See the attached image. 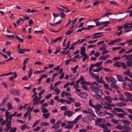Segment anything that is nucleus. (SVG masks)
Segmentation results:
<instances>
[{
    "instance_id": "5fc2aeb1",
    "label": "nucleus",
    "mask_w": 132,
    "mask_h": 132,
    "mask_svg": "<svg viewBox=\"0 0 132 132\" xmlns=\"http://www.w3.org/2000/svg\"><path fill=\"white\" fill-rule=\"evenodd\" d=\"M99 59L100 60H104V61L106 60V57L103 55L100 56L99 58Z\"/></svg>"
},
{
    "instance_id": "e433bc0d",
    "label": "nucleus",
    "mask_w": 132,
    "mask_h": 132,
    "mask_svg": "<svg viewBox=\"0 0 132 132\" xmlns=\"http://www.w3.org/2000/svg\"><path fill=\"white\" fill-rule=\"evenodd\" d=\"M34 108V107L33 106L31 108H30V106H29L27 108V111H28L29 112H31L32 111Z\"/></svg>"
},
{
    "instance_id": "aec40b11",
    "label": "nucleus",
    "mask_w": 132,
    "mask_h": 132,
    "mask_svg": "<svg viewBox=\"0 0 132 132\" xmlns=\"http://www.w3.org/2000/svg\"><path fill=\"white\" fill-rule=\"evenodd\" d=\"M117 104L119 106H125L127 105L126 103L121 102L118 103Z\"/></svg>"
},
{
    "instance_id": "b1692460",
    "label": "nucleus",
    "mask_w": 132,
    "mask_h": 132,
    "mask_svg": "<svg viewBox=\"0 0 132 132\" xmlns=\"http://www.w3.org/2000/svg\"><path fill=\"white\" fill-rule=\"evenodd\" d=\"M45 71V70H42L40 71L37 70L35 71L34 72V74H38L39 73H42L44 72Z\"/></svg>"
},
{
    "instance_id": "052dcab7",
    "label": "nucleus",
    "mask_w": 132,
    "mask_h": 132,
    "mask_svg": "<svg viewBox=\"0 0 132 132\" xmlns=\"http://www.w3.org/2000/svg\"><path fill=\"white\" fill-rule=\"evenodd\" d=\"M101 23L105 24V25L106 24H107L108 25V24L110 23V22L109 21H107L104 22H101Z\"/></svg>"
},
{
    "instance_id": "338daca9",
    "label": "nucleus",
    "mask_w": 132,
    "mask_h": 132,
    "mask_svg": "<svg viewBox=\"0 0 132 132\" xmlns=\"http://www.w3.org/2000/svg\"><path fill=\"white\" fill-rule=\"evenodd\" d=\"M16 128L13 127L10 130H11V132H16Z\"/></svg>"
},
{
    "instance_id": "c9c22d12",
    "label": "nucleus",
    "mask_w": 132,
    "mask_h": 132,
    "mask_svg": "<svg viewBox=\"0 0 132 132\" xmlns=\"http://www.w3.org/2000/svg\"><path fill=\"white\" fill-rule=\"evenodd\" d=\"M82 87L85 90L87 91L89 90V88L87 86L85 85L84 84H82Z\"/></svg>"
},
{
    "instance_id": "423d86ee",
    "label": "nucleus",
    "mask_w": 132,
    "mask_h": 132,
    "mask_svg": "<svg viewBox=\"0 0 132 132\" xmlns=\"http://www.w3.org/2000/svg\"><path fill=\"white\" fill-rule=\"evenodd\" d=\"M9 92L10 93L13 95L18 96L19 95L20 92L17 89H10L9 90Z\"/></svg>"
},
{
    "instance_id": "6ab92c4d",
    "label": "nucleus",
    "mask_w": 132,
    "mask_h": 132,
    "mask_svg": "<svg viewBox=\"0 0 132 132\" xmlns=\"http://www.w3.org/2000/svg\"><path fill=\"white\" fill-rule=\"evenodd\" d=\"M115 84L112 82L111 84V86L113 88L117 89L119 87L117 85Z\"/></svg>"
},
{
    "instance_id": "bb28decb",
    "label": "nucleus",
    "mask_w": 132,
    "mask_h": 132,
    "mask_svg": "<svg viewBox=\"0 0 132 132\" xmlns=\"http://www.w3.org/2000/svg\"><path fill=\"white\" fill-rule=\"evenodd\" d=\"M33 73V71L32 70V69L31 68H30L29 70V73L28 74V78H30L31 75H32Z\"/></svg>"
},
{
    "instance_id": "de8ad7c7",
    "label": "nucleus",
    "mask_w": 132,
    "mask_h": 132,
    "mask_svg": "<svg viewBox=\"0 0 132 132\" xmlns=\"http://www.w3.org/2000/svg\"><path fill=\"white\" fill-rule=\"evenodd\" d=\"M60 109L62 110H65L67 109V108L65 106H62L60 107Z\"/></svg>"
},
{
    "instance_id": "864d4df0",
    "label": "nucleus",
    "mask_w": 132,
    "mask_h": 132,
    "mask_svg": "<svg viewBox=\"0 0 132 132\" xmlns=\"http://www.w3.org/2000/svg\"><path fill=\"white\" fill-rule=\"evenodd\" d=\"M41 124L44 126H47L49 125V123H47L45 122H42Z\"/></svg>"
},
{
    "instance_id": "a19ab883",
    "label": "nucleus",
    "mask_w": 132,
    "mask_h": 132,
    "mask_svg": "<svg viewBox=\"0 0 132 132\" xmlns=\"http://www.w3.org/2000/svg\"><path fill=\"white\" fill-rule=\"evenodd\" d=\"M110 4L111 5H118V4L115 1H110Z\"/></svg>"
},
{
    "instance_id": "09e8293b",
    "label": "nucleus",
    "mask_w": 132,
    "mask_h": 132,
    "mask_svg": "<svg viewBox=\"0 0 132 132\" xmlns=\"http://www.w3.org/2000/svg\"><path fill=\"white\" fill-rule=\"evenodd\" d=\"M94 66L93 64H92L89 67V73L90 72L92 69L94 68Z\"/></svg>"
},
{
    "instance_id": "ea45409f",
    "label": "nucleus",
    "mask_w": 132,
    "mask_h": 132,
    "mask_svg": "<svg viewBox=\"0 0 132 132\" xmlns=\"http://www.w3.org/2000/svg\"><path fill=\"white\" fill-rule=\"evenodd\" d=\"M59 14L60 15V17L62 18H64L66 15L64 13H63V12H61Z\"/></svg>"
},
{
    "instance_id": "20e7f679",
    "label": "nucleus",
    "mask_w": 132,
    "mask_h": 132,
    "mask_svg": "<svg viewBox=\"0 0 132 132\" xmlns=\"http://www.w3.org/2000/svg\"><path fill=\"white\" fill-rule=\"evenodd\" d=\"M82 117V115L81 114L77 116L73 121H68L67 122V123H76Z\"/></svg>"
},
{
    "instance_id": "58836bf2",
    "label": "nucleus",
    "mask_w": 132,
    "mask_h": 132,
    "mask_svg": "<svg viewBox=\"0 0 132 132\" xmlns=\"http://www.w3.org/2000/svg\"><path fill=\"white\" fill-rule=\"evenodd\" d=\"M18 53L20 54H23L25 53L24 49H20L18 51Z\"/></svg>"
},
{
    "instance_id": "f03ea898",
    "label": "nucleus",
    "mask_w": 132,
    "mask_h": 132,
    "mask_svg": "<svg viewBox=\"0 0 132 132\" xmlns=\"http://www.w3.org/2000/svg\"><path fill=\"white\" fill-rule=\"evenodd\" d=\"M105 79L109 82H112V83H116L117 82V80L111 76H109V77L106 76L105 77Z\"/></svg>"
},
{
    "instance_id": "0eeeda50",
    "label": "nucleus",
    "mask_w": 132,
    "mask_h": 132,
    "mask_svg": "<svg viewBox=\"0 0 132 132\" xmlns=\"http://www.w3.org/2000/svg\"><path fill=\"white\" fill-rule=\"evenodd\" d=\"M80 51V53L82 55V56H84L85 54H86L85 53L86 49L84 47H81Z\"/></svg>"
},
{
    "instance_id": "412c9836",
    "label": "nucleus",
    "mask_w": 132,
    "mask_h": 132,
    "mask_svg": "<svg viewBox=\"0 0 132 132\" xmlns=\"http://www.w3.org/2000/svg\"><path fill=\"white\" fill-rule=\"evenodd\" d=\"M7 106L8 107V110H10L13 108L12 104L11 103L9 102L7 103Z\"/></svg>"
},
{
    "instance_id": "4d7b16f0",
    "label": "nucleus",
    "mask_w": 132,
    "mask_h": 132,
    "mask_svg": "<svg viewBox=\"0 0 132 132\" xmlns=\"http://www.w3.org/2000/svg\"><path fill=\"white\" fill-rule=\"evenodd\" d=\"M120 59V57H115L113 58V60L114 61H116V60H119Z\"/></svg>"
},
{
    "instance_id": "f3484780",
    "label": "nucleus",
    "mask_w": 132,
    "mask_h": 132,
    "mask_svg": "<svg viewBox=\"0 0 132 132\" xmlns=\"http://www.w3.org/2000/svg\"><path fill=\"white\" fill-rule=\"evenodd\" d=\"M113 109L114 110L118 112H124V111L121 108H114Z\"/></svg>"
},
{
    "instance_id": "6e6d98bb",
    "label": "nucleus",
    "mask_w": 132,
    "mask_h": 132,
    "mask_svg": "<svg viewBox=\"0 0 132 132\" xmlns=\"http://www.w3.org/2000/svg\"><path fill=\"white\" fill-rule=\"evenodd\" d=\"M102 2L101 1H96L93 3V5L94 6L97 5L98 4Z\"/></svg>"
},
{
    "instance_id": "f8f14e48",
    "label": "nucleus",
    "mask_w": 132,
    "mask_h": 132,
    "mask_svg": "<svg viewBox=\"0 0 132 132\" xmlns=\"http://www.w3.org/2000/svg\"><path fill=\"white\" fill-rule=\"evenodd\" d=\"M67 124H69V125H67L65 127V128L68 129H70L71 128H72L73 126V123H67Z\"/></svg>"
},
{
    "instance_id": "2eb2a0df",
    "label": "nucleus",
    "mask_w": 132,
    "mask_h": 132,
    "mask_svg": "<svg viewBox=\"0 0 132 132\" xmlns=\"http://www.w3.org/2000/svg\"><path fill=\"white\" fill-rule=\"evenodd\" d=\"M97 126H99L100 127H101L102 128L104 129H106L108 128V127L106 125L103 123L99 125H97Z\"/></svg>"
},
{
    "instance_id": "37998d69",
    "label": "nucleus",
    "mask_w": 132,
    "mask_h": 132,
    "mask_svg": "<svg viewBox=\"0 0 132 132\" xmlns=\"http://www.w3.org/2000/svg\"><path fill=\"white\" fill-rule=\"evenodd\" d=\"M26 128H27V126L25 124H24L21 126L20 129L22 130H23Z\"/></svg>"
},
{
    "instance_id": "c85d7f7f",
    "label": "nucleus",
    "mask_w": 132,
    "mask_h": 132,
    "mask_svg": "<svg viewBox=\"0 0 132 132\" xmlns=\"http://www.w3.org/2000/svg\"><path fill=\"white\" fill-rule=\"evenodd\" d=\"M79 94H82V95H83V96H80L82 98H85L87 96V94L85 92L79 93Z\"/></svg>"
},
{
    "instance_id": "f704fd0d",
    "label": "nucleus",
    "mask_w": 132,
    "mask_h": 132,
    "mask_svg": "<svg viewBox=\"0 0 132 132\" xmlns=\"http://www.w3.org/2000/svg\"><path fill=\"white\" fill-rule=\"evenodd\" d=\"M84 56L82 59L83 61L84 62L86 59H88L89 58V56L87 55V54H85L84 56Z\"/></svg>"
},
{
    "instance_id": "9b49d317",
    "label": "nucleus",
    "mask_w": 132,
    "mask_h": 132,
    "mask_svg": "<svg viewBox=\"0 0 132 132\" xmlns=\"http://www.w3.org/2000/svg\"><path fill=\"white\" fill-rule=\"evenodd\" d=\"M117 77L118 81L122 82L123 81V79L121 75H117Z\"/></svg>"
},
{
    "instance_id": "473e14b6",
    "label": "nucleus",
    "mask_w": 132,
    "mask_h": 132,
    "mask_svg": "<svg viewBox=\"0 0 132 132\" xmlns=\"http://www.w3.org/2000/svg\"><path fill=\"white\" fill-rule=\"evenodd\" d=\"M50 114L49 113H44L42 115V116L45 117V118H47L48 117L50 116Z\"/></svg>"
},
{
    "instance_id": "2f4dec72",
    "label": "nucleus",
    "mask_w": 132,
    "mask_h": 132,
    "mask_svg": "<svg viewBox=\"0 0 132 132\" xmlns=\"http://www.w3.org/2000/svg\"><path fill=\"white\" fill-rule=\"evenodd\" d=\"M121 67H122V68L123 69H125L127 68V67L125 64V63L123 62H122L121 64Z\"/></svg>"
},
{
    "instance_id": "69168bd1",
    "label": "nucleus",
    "mask_w": 132,
    "mask_h": 132,
    "mask_svg": "<svg viewBox=\"0 0 132 132\" xmlns=\"http://www.w3.org/2000/svg\"><path fill=\"white\" fill-rule=\"evenodd\" d=\"M104 86L105 87V88L106 90H108L109 89V85L108 84H104Z\"/></svg>"
},
{
    "instance_id": "774afa93",
    "label": "nucleus",
    "mask_w": 132,
    "mask_h": 132,
    "mask_svg": "<svg viewBox=\"0 0 132 132\" xmlns=\"http://www.w3.org/2000/svg\"><path fill=\"white\" fill-rule=\"evenodd\" d=\"M125 101L126 102L128 101H129L132 102V98H127L126 100H125Z\"/></svg>"
},
{
    "instance_id": "39448f33",
    "label": "nucleus",
    "mask_w": 132,
    "mask_h": 132,
    "mask_svg": "<svg viewBox=\"0 0 132 132\" xmlns=\"http://www.w3.org/2000/svg\"><path fill=\"white\" fill-rule=\"evenodd\" d=\"M73 113L69 110L65 111L64 112V116L68 115V117H71L73 114Z\"/></svg>"
},
{
    "instance_id": "7ed1b4c3",
    "label": "nucleus",
    "mask_w": 132,
    "mask_h": 132,
    "mask_svg": "<svg viewBox=\"0 0 132 132\" xmlns=\"http://www.w3.org/2000/svg\"><path fill=\"white\" fill-rule=\"evenodd\" d=\"M103 93V92L102 94H98V93H97L96 94L93 95V96L100 101H102L103 100V99L102 97Z\"/></svg>"
},
{
    "instance_id": "393cba45",
    "label": "nucleus",
    "mask_w": 132,
    "mask_h": 132,
    "mask_svg": "<svg viewBox=\"0 0 132 132\" xmlns=\"http://www.w3.org/2000/svg\"><path fill=\"white\" fill-rule=\"evenodd\" d=\"M41 110L42 111V112L43 113L48 112V110L45 107H42L41 108Z\"/></svg>"
},
{
    "instance_id": "e2e57ef3",
    "label": "nucleus",
    "mask_w": 132,
    "mask_h": 132,
    "mask_svg": "<svg viewBox=\"0 0 132 132\" xmlns=\"http://www.w3.org/2000/svg\"><path fill=\"white\" fill-rule=\"evenodd\" d=\"M94 77L97 80V82L99 80V76L98 75L94 76Z\"/></svg>"
},
{
    "instance_id": "bf43d9fd",
    "label": "nucleus",
    "mask_w": 132,
    "mask_h": 132,
    "mask_svg": "<svg viewBox=\"0 0 132 132\" xmlns=\"http://www.w3.org/2000/svg\"><path fill=\"white\" fill-rule=\"evenodd\" d=\"M61 50V48H57L56 50L54 52V54H56L57 53L59 52Z\"/></svg>"
},
{
    "instance_id": "6e6552de",
    "label": "nucleus",
    "mask_w": 132,
    "mask_h": 132,
    "mask_svg": "<svg viewBox=\"0 0 132 132\" xmlns=\"http://www.w3.org/2000/svg\"><path fill=\"white\" fill-rule=\"evenodd\" d=\"M105 100L110 103H111L112 102V99L109 96H106L105 97Z\"/></svg>"
},
{
    "instance_id": "f257e3e1",
    "label": "nucleus",
    "mask_w": 132,
    "mask_h": 132,
    "mask_svg": "<svg viewBox=\"0 0 132 132\" xmlns=\"http://www.w3.org/2000/svg\"><path fill=\"white\" fill-rule=\"evenodd\" d=\"M90 88L92 91L95 93V94H96L97 93H98V94H102L103 92L101 89H99L98 87L95 86H91L90 87Z\"/></svg>"
},
{
    "instance_id": "4c0bfd02",
    "label": "nucleus",
    "mask_w": 132,
    "mask_h": 132,
    "mask_svg": "<svg viewBox=\"0 0 132 132\" xmlns=\"http://www.w3.org/2000/svg\"><path fill=\"white\" fill-rule=\"evenodd\" d=\"M103 62L102 61H100L99 62L97 63L96 64H93L95 66L98 67L100 65H102Z\"/></svg>"
},
{
    "instance_id": "1a4fd4ad",
    "label": "nucleus",
    "mask_w": 132,
    "mask_h": 132,
    "mask_svg": "<svg viewBox=\"0 0 132 132\" xmlns=\"http://www.w3.org/2000/svg\"><path fill=\"white\" fill-rule=\"evenodd\" d=\"M120 121H121L125 125H129L131 123V122L127 120H119Z\"/></svg>"
},
{
    "instance_id": "a211bd4d",
    "label": "nucleus",
    "mask_w": 132,
    "mask_h": 132,
    "mask_svg": "<svg viewBox=\"0 0 132 132\" xmlns=\"http://www.w3.org/2000/svg\"><path fill=\"white\" fill-rule=\"evenodd\" d=\"M60 127V125L56 123L55 124L53 125L51 128L53 129H57Z\"/></svg>"
},
{
    "instance_id": "dca6fc26",
    "label": "nucleus",
    "mask_w": 132,
    "mask_h": 132,
    "mask_svg": "<svg viewBox=\"0 0 132 132\" xmlns=\"http://www.w3.org/2000/svg\"><path fill=\"white\" fill-rule=\"evenodd\" d=\"M123 127V129H124L125 130H127L129 131H130L131 129V128L129 126H127L124 125Z\"/></svg>"
},
{
    "instance_id": "7c9ffc66",
    "label": "nucleus",
    "mask_w": 132,
    "mask_h": 132,
    "mask_svg": "<svg viewBox=\"0 0 132 132\" xmlns=\"http://www.w3.org/2000/svg\"><path fill=\"white\" fill-rule=\"evenodd\" d=\"M116 128L119 130L123 129V126H122L121 125H119L118 126H116Z\"/></svg>"
},
{
    "instance_id": "603ef678",
    "label": "nucleus",
    "mask_w": 132,
    "mask_h": 132,
    "mask_svg": "<svg viewBox=\"0 0 132 132\" xmlns=\"http://www.w3.org/2000/svg\"><path fill=\"white\" fill-rule=\"evenodd\" d=\"M27 60H30L29 58H26L24 60V62L23 63V65H25L28 62V61Z\"/></svg>"
},
{
    "instance_id": "79ce46f5",
    "label": "nucleus",
    "mask_w": 132,
    "mask_h": 132,
    "mask_svg": "<svg viewBox=\"0 0 132 132\" xmlns=\"http://www.w3.org/2000/svg\"><path fill=\"white\" fill-rule=\"evenodd\" d=\"M102 121V119H99V118H97L95 122V125H97V124H98L100 122H101Z\"/></svg>"
},
{
    "instance_id": "4be33fe9",
    "label": "nucleus",
    "mask_w": 132,
    "mask_h": 132,
    "mask_svg": "<svg viewBox=\"0 0 132 132\" xmlns=\"http://www.w3.org/2000/svg\"><path fill=\"white\" fill-rule=\"evenodd\" d=\"M92 99H90L89 101V104L90 106L94 108H96V106L93 105V103L92 102Z\"/></svg>"
},
{
    "instance_id": "72a5a7b5",
    "label": "nucleus",
    "mask_w": 132,
    "mask_h": 132,
    "mask_svg": "<svg viewBox=\"0 0 132 132\" xmlns=\"http://www.w3.org/2000/svg\"><path fill=\"white\" fill-rule=\"evenodd\" d=\"M40 120H38L36 121L34 123L33 125L32 126V127L33 128L35 127L36 126L39 122Z\"/></svg>"
},
{
    "instance_id": "0e129e2a",
    "label": "nucleus",
    "mask_w": 132,
    "mask_h": 132,
    "mask_svg": "<svg viewBox=\"0 0 132 132\" xmlns=\"http://www.w3.org/2000/svg\"><path fill=\"white\" fill-rule=\"evenodd\" d=\"M7 128H4V131L5 132H7L11 128L10 126L9 127H7Z\"/></svg>"
},
{
    "instance_id": "a878e982",
    "label": "nucleus",
    "mask_w": 132,
    "mask_h": 132,
    "mask_svg": "<svg viewBox=\"0 0 132 132\" xmlns=\"http://www.w3.org/2000/svg\"><path fill=\"white\" fill-rule=\"evenodd\" d=\"M112 14V13L109 12H108L105 13L104 15H103L101 18H103L106 16H108L109 15H110Z\"/></svg>"
},
{
    "instance_id": "8fccbe9b",
    "label": "nucleus",
    "mask_w": 132,
    "mask_h": 132,
    "mask_svg": "<svg viewBox=\"0 0 132 132\" xmlns=\"http://www.w3.org/2000/svg\"><path fill=\"white\" fill-rule=\"evenodd\" d=\"M45 92V90L44 89H42L38 94V95L39 96H41Z\"/></svg>"
},
{
    "instance_id": "4468645a",
    "label": "nucleus",
    "mask_w": 132,
    "mask_h": 132,
    "mask_svg": "<svg viewBox=\"0 0 132 132\" xmlns=\"http://www.w3.org/2000/svg\"><path fill=\"white\" fill-rule=\"evenodd\" d=\"M78 65H76L74 67L71 68V70L74 73H75L76 72V70L77 69H78Z\"/></svg>"
},
{
    "instance_id": "c03bdc74",
    "label": "nucleus",
    "mask_w": 132,
    "mask_h": 132,
    "mask_svg": "<svg viewBox=\"0 0 132 132\" xmlns=\"http://www.w3.org/2000/svg\"><path fill=\"white\" fill-rule=\"evenodd\" d=\"M92 36H93V37L92 38V39H96V38H98L101 37H102L103 36L101 35H98V36H96V35H95V36H93V35Z\"/></svg>"
},
{
    "instance_id": "c756f323",
    "label": "nucleus",
    "mask_w": 132,
    "mask_h": 132,
    "mask_svg": "<svg viewBox=\"0 0 132 132\" xmlns=\"http://www.w3.org/2000/svg\"><path fill=\"white\" fill-rule=\"evenodd\" d=\"M73 30V29H72V30L70 29L68 30V31H67L65 33V35L66 36H68L70 35L71 33H72Z\"/></svg>"
},
{
    "instance_id": "a18cd8bd",
    "label": "nucleus",
    "mask_w": 132,
    "mask_h": 132,
    "mask_svg": "<svg viewBox=\"0 0 132 132\" xmlns=\"http://www.w3.org/2000/svg\"><path fill=\"white\" fill-rule=\"evenodd\" d=\"M40 100L39 99H37L35 100L34 101V105L38 104L39 102H40Z\"/></svg>"
},
{
    "instance_id": "680f3d73",
    "label": "nucleus",
    "mask_w": 132,
    "mask_h": 132,
    "mask_svg": "<svg viewBox=\"0 0 132 132\" xmlns=\"http://www.w3.org/2000/svg\"><path fill=\"white\" fill-rule=\"evenodd\" d=\"M83 121L84 122L87 123L88 122V119L87 118L85 117L83 118Z\"/></svg>"
},
{
    "instance_id": "cd10ccee",
    "label": "nucleus",
    "mask_w": 132,
    "mask_h": 132,
    "mask_svg": "<svg viewBox=\"0 0 132 132\" xmlns=\"http://www.w3.org/2000/svg\"><path fill=\"white\" fill-rule=\"evenodd\" d=\"M97 114L101 116H105V114L104 112H97Z\"/></svg>"
},
{
    "instance_id": "13d9d810",
    "label": "nucleus",
    "mask_w": 132,
    "mask_h": 132,
    "mask_svg": "<svg viewBox=\"0 0 132 132\" xmlns=\"http://www.w3.org/2000/svg\"><path fill=\"white\" fill-rule=\"evenodd\" d=\"M34 33H35L39 34V33H43V31L42 30H35L34 31Z\"/></svg>"
},
{
    "instance_id": "ddd939ff",
    "label": "nucleus",
    "mask_w": 132,
    "mask_h": 132,
    "mask_svg": "<svg viewBox=\"0 0 132 132\" xmlns=\"http://www.w3.org/2000/svg\"><path fill=\"white\" fill-rule=\"evenodd\" d=\"M127 65L128 67H132V60H128L126 62Z\"/></svg>"
},
{
    "instance_id": "5701e85b",
    "label": "nucleus",
    "mask_w": 132,
    "mask_h": 132,
    "mask_svg": "<svg viewBox=\"0 0 132 132\" xmlns=\"http://www.w3.org/2000/svg\"><path fill=\"white\" fill-rule=\"evenodd\" d=\"M119 120H117L114 119L112 118L111 119V121L114 123V124L117 123L118 124L119 123Z\"/></svg>"
},
{
    "instance_id": "3c124183",
    "label": "nucleus",
    "mask_w": 132,
    "mask_h": 132,
    "mask_svg": "<svg viewBox=\"0 0 132 132\" xmlns=\"http://www.w3.org/2000/svg\"><path fill=\"white\" fill-rule=\"evenodd\" d=\"M72 59L71 58L68 60L65 61V64L66 65H68L71 61H72Z\"/></svg>"
},
{
    "instance_id": "49530a36",
    "label": "nucleus",
    "mask_w": 132,
    "mask_h": 132,
    "mask_svg": "<svg viewBox=\"0 0 132 132\" xmlns=\"http://www.w3.org/2000/svg\"><path fill=\"white\" fill-rule=\"evenodd\" d=\"M11 121H9L6 124V127H9L10 126V128H11Z\"/></svg>"
},
{
    "instance_id": "9d476101",
    "label": "nucleus",
    "mask_w": 132,
    "mask_h": 132,
    "mask_svg": "<svg viewBox=\"0 0 132 132\" xmlns=\"http://www.w3.org/2000/svg\"><path fill=\"white\" fill-rule=\"evenodd\" d=\"M122 62L119 61H116L115 63L113 64V66H116L118 67H121V64Z\"/></svg>"
}]
</instances>
